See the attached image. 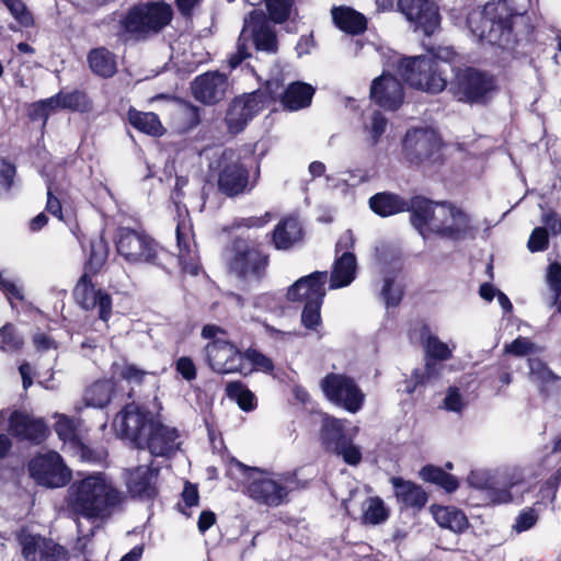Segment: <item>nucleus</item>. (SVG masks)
Returning <instances> with one entry per match:
<instances>
[{
    "label": "nucleus",
    "mask_w": 561,
    "mask_h": 561,
    "mask_svg": "<svg viewBox=\"0 0 561 561\" xmlns=\"http://www.w3.org/2000/svg\"><path fill=\"white\" fill-rule=\"evenodd\" d=\"M22 27L34 25V19L23 0H0Z\"/></svg>",
    "instance_id": "47"
},
{
    "label": "nucleus",
    "mask_w": 561,
    "mask_h": 561,
    "mask_svg": "<svg viewBox=\"0 0 561 561\" xmlns=\"http://www.w3.org/2000/svg\"><path fill=\"white\" fill-rule=\"evenodd\" d=\"M114 426L135 448L148 449L153 457H170L179 448V432L175 427L153 420L148 411L133 403L126 404L116 414Z\"/></svg>",
    "instance_id": "2"
},
{
    "label": "nucleus",
    "mask_w": 561,
    "mask_h": 561,
    "mask_svg": "<svg viewBox=\"0 0 561 561\" xmlns=\"http://www.w3.org/2000/svg\"><path fill=\"white\" fill-rule=\"evenodd\" d=\"M528 20V15L512 12L506 4L486 3L482 11L471 14L467 22L480 42L505 48L518 42L515 26L518 23L526 25Z\"/></svg>",
    "instance_id": "4"
},
{
    "label": "nucleus",
    "mask_w": 561,
    "mask_h": 561,
    "mask_svg": "<svg viewBox=\"0 0 561 561\" xmlns=\"http://www.w3.org/2000/svg\"><path fill=\"white\" fill-rule=\"evenodd\" d=\"M443 144L435 131L428 128L408 129L402 140V154L410 165L442 163Z\"/></svg>",
    "instance_id": "12"
},
{
    "label": "nucleus",
    "mask_w": 561,
    "mask_h": 561,
    "mask_svg": "<svg viewBox=\"0 0 561 561\" xmlns=\"http://www.w3.org/2000/svg\"><path fill=\"white\" fill-rule=\"evenodd\" d=\"M206 355L209 367L221 375L242 373L240 348L228 339H218L207 343Z\"/></svg>",
    "instance_id": "19"
},
{
    "label": "nucleus",
    "mask_w": 561,
    "mask_h": 561,
    "mask_svg": "<svg viewBox=\"0 0 561 561\" xmlns=\"http://www.w3.org/2000/svg\"><path fill=\"white\" fill-rule=\"evenodd\" d=\"M121 502V492L105 480L103 473L75 481L69 488L71 511L88 519L110 516Z\"/></svg>",
    "instance_id": "3"
},
{
    "label": "nucleus",
    "mask_w": 561,
    "mask_h": 561,
    "mask_svg": "<svg viewBox=\"0 0 561 561\" xmlns=\"http://www.w3.org/2000/svg\"><path fill=\"white\" fill-rule=\"evenodd\" d=\"M27 472L35 483L47 489L67 485L72 472L64 458L55 450L35 454L27 462Z\"/></svg>",
    "instance_id": "13"
},
{
    "label": "nucleus",
    "mask_w": 561,
    "mask_h": 561,
    "mask_svg": "<svg viewBox=\"0 0 561 561\" xmlns=\"http://www.w3.org/2000/svg\"><path fill=\"white\" fill-rule=\"evenodd\" d=\"M533 350V344L525 337L518 336L510 345L506 346V352L515 356H525Z\"/></svg>",
    "instance_id": "64"
},
{
    "label": "nucleus",
    "mask_w": 561,
    "mask_h": 561,
    "mask_svg": "<svg viewBox=\"0 0 561 561\" xmlns=\"http://www.w3.org/2000/svg\"><path fill=\"white\" fill-rule=\"evenodd\" d=\"M356 256L353 252H343L337 255L330 276V288L337 289L348 286L356 276Z\"/></svg>",
    "instance_id": "28"
},
{
    "label": "nucleus",
    "mask_w": 561,
    "mask_h": 561,
    "mask_svg": "<svg viewBox=\"0 0 561 561\" xmlns=\"http://www.w3.org/2000/svg\"><path fill=\"white\" fill-rule=\"evenodd\" d=\"M444 407L448 411L460 412L463 408L461 394L456 387L448 389L447 396L444 399Z\"/></svg>",
    "instance_id": "63"
},
{
    "label": "nucleus",
    "mask_w": 561,
    "mask_h": 561,
    "mask_svg": "<svg viewBox=\"0 0 561 561\" xmlns=\"http://www.w3.org/2000/svg\"><path fill=\"white\" fill-rule=\"evenodd\" d=\"M112 378L117 379L119 381L124 380L128 383L141 385L145 380L146 375L148 374L146 370L139 368L135 364L124 362L122 365L114 363L111 366Z\"/></svg>",
    "instance_id": "42"
},
{
    "label": "nucleus",
    "mask_w": 561,
    "mask_h": 561,
    "mask_svg": "<svg viewBox=\"0 0 561 561\" xmlns=\"http://www.w3.org/2000/svg\"><path fill=\"white\" fill-rule=\"evenodd\" d=\"M126 119L137 131L150 137L159 138L167 131L159 115L154 112H142L130 106L126 113Z\"/></svg>",
    "instance_id": "27"
},
{
    "label": "nucleus",
    "mask_w": 561,
    "mask_h": 561,
    "mask_svg": "<svg viewBox=\"0 0 561 561\" xmlns=\"http://www.w3.org/2000/svg\"><path fill=\"white\" fill-rule=\"evenodd\" d=\"M430 511L436 523L446 529L455 533H463L469 527V520L462 510L456 506H443L433 504Z\"/></svg>",
    "instance_id": "31"
},
{
    "label": "nucleus",
    "mask_w": 561,
    "mask_h": 561,
    "mask_svg": "<svg viewBox=\"0 0 561 561\" xmlns=\"http://www.w3.org/2000/svg\"><path fill=\"white\" fill-rule=\"evenodd\" d=\"M389 482L400 511L421 512L426 506L430 495L422 485L399 476L391 477Z\"/></svg>",
    "instance_id": "23"
},
{
    "label": "nucleus",
    "mask_w": 561,
    "mask_h": 561,
    "mask_svg": "<svg viewBox=\"0 0 561 561\" xmlns=\"http://www.w3.org/2000/svg\"><path fill=\"white\" fill-rule=\"evenodd\" d=\"M8 431L19 442L42 445L50 435L47 423L42 417H34L25 411L14 410L8 419Z\"/></svg>",
    "instance_id": "18"
},
{
    "label": "nucleus",
    "mask_w": 561,
    "mask_h": 561,
    "mask_svg": "<svg viewBox=\"0 0 561 561\" xmlns=\"http://www.w3.org/2000/svg\"><path fill=\"white\" fill-rule=\"evenodd\" d=\"M425 356L433 358L434 360L444 362L451 358L453 353L448 345L442 342L438 336L428 334L425 343Z\"/></svg>",
    "instance_id": "46"
},
{
    "label": "nucleus",
    "mask_w": 561,
    "mask_h": 561,
    "mask_svg": "<svg viewBox=\"0 0 561 561\" xmlns=\"http://www.w3.org/2000/svg\"><path fill=\"white\" fill-rule=\"evenodd\" d=\"M270 255L254 241L234 238L230 245L228 267L239 278L262 280L266 275Z\"/></svg>",
    "instance_id": "9"
},
{
    "label": "nucleus",
    "mask_w": 561,
    "mask_h": 561,
    "mask_svg": "<svg viewBox=\"0 0 561 561\" xmlns=\"http://www.w3.org/2000/svg\"><path fill=\"white\" fill-rule=\"evenodd\" d=\"M42 539L41 536L34 535H27L22 539V554L26 560L38 561Z\"/></svg>",
    "instance_id": "51"
},
{
    "label": "nucleus",
    "mask_w": 561,
    "mask_h": 561,
    "mask_svg": "<svg viewBox=\"0 0 561 561\" xmlns=\"http://www.w3.org/2000/svg\"><path fill=\"white\" fill-rule=\"evenodd\" d=\"M304 236L305 231L299 219L288 216L280 219L274 227L271 233L272 244L276 250L286 251L302 241Z\"/></svg>",
    "instance_id": "26"
},
{
    "label": "nucleus",
    "mask_w": 561,
    "mask_h": 561,
    "mask_svg": "<svg viewBox=\"0 0 561 561\" xmlns=\"http://www.w3.org/2000/svg\"><path fill=\"white\" fill-rule=\"evenodd\" d=\"M175 370L186 381H192L197 377L196 365L188 356H181L176 359Z\"/></svg>",
    "instance_id": "56"
},
{
    "label": "nucleus",
    "mask_w": 561,
    "mask_h": 561,
    "mask_svg": "<svg viewBox=\"0 0 561 561\" xmlns=\"http://www.w3.org/2000/svg\"><path fill=\"white\" fill-rule=\"evenodd\" d=\"M113 385L105 379L95 380L84 391L85 404L93 408H105L112 400Z\"/></svg>",
    "instance_id": "38"
},
{
    "label": "nucleus",
    "mask_w": 561,
    "mask_h": 561,
    "mask_svg": "<svg viewBox=\"0 0 561 561\" xmlns=\"http://www.w3.org/2000/svg\"><path fill=\"white\" fill-rule=\"evenodd\" d=\"M0 348L3 351H19L23 345V340L16 333V329L13 323L7 322L0 328Z\"/></svg>",
    "instance_id": "49"
},
{
    "label": "nucleus",
    "mask_w": 561,
    "mask_h": 561,
    "mask_svg": "<svg viewBox=\"0 0 561 561\" xmlns=\"http://www.w3.org/2000/svg\"><path fill=\"white\" fill-rule=\"evenodd\" d=\"M387 124V118L380 112L377 111L373 114L370 134L374 144H377L380 137L385 134Z\"/></svg>",
    "instance_id": "61"
},
{
    "label": "nucleus",
    "mask_w": 561,
    "mask_h": 561,
    "mask_svg": "<svg viewBox=\"0 0 561 561\" xmlns=\"http://www.w3.org/2000/svg\"><path fill=\"white\" fill-rule=\"evenodd\" d=\"M92 277L89 273H83L72 290V296L76 304L85 311L98 308L99 319L106 323L112 317V297L104 289H96Z\"/></svg>",
    "instance_id": "17"
},
{
    "label": "nucleus",
    "mask_w": 561,
    "mask_h": 561,
    "mask_svg": "<svg viewBox=\"0 0 561 561\" xmlns=\"http://www.w3.org/2000/svg\"><path fill=\"white\" fill-rule=\"evenodd\" d=\"M236 465L248 479L245 493L250 499L270 507L279 506L286 501L289 493L287 486L267 477L257 467H249L238 460Z\"/></svg>",
    "instance_id": "15"
},
{
    "label": "nucleus",
    "mask_w": 561,
    "mask_h": 561,
    "mask_svg": "<svg viewBox=\"0 0 561 561\" xmlns=\"http://www.w3.org/2000/svg\"><path fill=\"white\" fill-rule=\"evenodd\" d=\"M370 209L380 217H390L408 209V199L392 192H379L368 201Z\"/></svg>",
    "instance_id": "29"
},
{
    "label": "nucleus",
    "mask_w": 561,
    "mask_h": 561,
    "mask_svg": "<svg viewBox=\"0 0 561 561\" xmlns=\"http://www.w3.org/2000/svg\"><path fill=\"white\" fill-rule=\"evenodd\" d=\"M283 88L284 84L282 80H267L263 90L259 89L250 93V96H253L254 101L260 105V110H263L266 103L276 102L277 100L282 102Z\"/></svg>",
    "instance_id": "43"
},
{
    "label": "nucleus",
    "mask_w": 561,
    "mask_h": 561,
    "mask_svg": "<svg viewBox=\"0 0 561 561\" xmlns=\"http://www.w3.org/2000/svg\"><path fill=\"white\" fill-rule=\"evenodd\" d=\"M530 375L539 382L540 393L545 397L551 396L561 388V377L556 375L541 359L531 360Z\"/></svg>",
    "instance_id": "36"
},
{
    "label": "nucleus",
    "mask_w": 561,
    "mask_h": 561,
    "mask_svg": "<svg viewBox=\"0 0 561 561\" xmlns=\"http://www.w3.org/2000/svg\"><path fill=\"white\" fill-rule=\"evenodd\" d=\"M319 442L329 454L342 457L343 461L356 467L362 462L360 448L354 444L344 421L324 413L319 428Z\"/></svg>",
    "instance_id": "10"
},
{
    "label": "nucleus",
    "mask_w": 561,
    "mask_h": 561,
    "mask_svg": "<svg viewBox=\"0 0 561 561\" xmlns=\"http://www.w3.org/2000/svg\"><path fill=\"white\" fill-rule=\"evenodd\" d=\"M332 19L336 27L346 34L360 35L367 30L366 16L350 7L333 8Z\"/></svg>",
    "instance_id": "30"
},
{
    "label": "nucleus",
    "mask_w": 561,
    "mask_h": 561,
    "mask_svg": "<svg viewBox=\"0 0 561 561\" xmlns=\"http://www.w3.org/2000/svg\"><path fill=\"white\" fill-rule=\"evenodd\" d=\"M398 10L413 22L415 28L431 36L439 27L440 14L438 7L432 0H398Z\"/></svg>",
    "instance_id": "20"
},
{
    "label": "nucleus",
    "mask_w": 561,
    "mask_h": 561,
    "mask_svg": "<svg viewBox=\"0 0 561 561\" xmlns=\"http://www.w3.org/2000/svg\"><path fill=\"white\" fill-rule=\"evenodd\" d=\"M45 211L49 213L59 220L64 219L62 205L60 198L55 195L54 186L51 183L47 186V201L45 205Z\"/></svg>",
    "instance_id": "60"
},
{
    "label": "nucleus",
    "mask_w": 561,
    "mask_h": 561,
    "mask_svg": "<svg viewBox=\"0 0 561 561\" xmlns=\"http://www.w3.org/2000/svg\"><path fill=\"white\" fill-rule=\"evenodd\" d=\"M389 517L390 510L380 496H369L365 500L362 515L364 524L380 525L387 522Z\"/></svg>",
    "instance_id": "39"
},
{
    "label": "nucleus",
    "mask_w": 561,
    "mask_h": 561,
    "mask_svg": "<svg viewBox=\"0 0 561 561\" xmlns=\"http://www.w3.org/2000/svg\"><path fill=\"white\" fill-rule=\"evenodd\" d=\"M68 551L50 539H42L38 561H67Z\"/></svg>",
    "instance_id": "48"
},
{
    "label": "nucleus",
    "mask_w": 561,
    "mask_h": 561,
    "mask_svg": "<svg viewBox=\"0 0 561 561\" xmlns=\"http://www.w3.org/2000/svg\"><path fill=\"white\" fill-rule=\"evenodd\" d=\"M107 257L108 243L103 234L92 238L90 240L88 257L83 265V273H89L91 276L98 275L105 265Z\"/></svg>",
    "instance_id": "35"
},
{
    "label": "nucleus",
    "mask_w": 561,
    "mask_h": 561,
    "mask_svg": "<svg viewBox=\"0 0 561 561\" xmlns=\"http://www.w3.org/2000/svg\"><path fill=\"white\" fill-rule=\"evenodd\" d=\"M91 71L103 79H110L117 72L116 56L106 47L92 48L87 56Z\"/></svg>",
    "instance_id": "33"
},
{
    "label": "nucleus",
    "mask_w": 561,
    "mask_h": 561,
    "mask_svg": "<svg viewBox=\"0 0 561 561\" xmlns=\"http://www.w3.org/2000/svg\"><path fill=\"white\" fill-rule=\"evenodd\" d=\"M546 280L553 291L554 299L561 296V264L558 262H552L549 264L547 268Z\"/></svg>",
    "instance_id": "54"
},
{
    "label": "nucleus",
    "mask_w": 561,
    "mask_h": 561,
    "mask_svg": "<svg viewBox=\"0 0 561 561\" xmlns=\"http://www.w3.org/2000/svg\"><path fill=\"white\" fill-rule=\"evenodd\" d=\"M260 111V105L253 96H250V93L234 98L230 102L224 118L228 133L236 136L243 131Z\"/></svg>",
    "instance_id": "24"
},
{
    "label": "nucleus",
    "mask_w": 561,
    "mask_h": 561,
    "mask_svg": "<svg viewBox=\"0 0 561 561\" xmlns=\"http://www.w3.org/2000/svg\"><path fill=\"white\" fill-rule=\"evenodd\" d=\"M558 490H559V486L547 479L540 485V489L538 492L539 500L535 503V505H545V506H547L548 504L553 505L556 497H557Z\"/></svg>",
    "instance_id": "58"
},
{
    "label": "nucleus",
    "mask_w": 561,
    "mask_h": 561,
    "mask_svg": "<svg viewBox=\"0 0 561 561\" xmlns=\"http://www.w3.org/2000/svg\"><path fill=\"white\" fill-rule=\"evenodd\" d=\"M181 496L186 507L197 506L199 503V492L197 484L185 481Z\"/></svg>",
    "instance_id": "62"
},
{
    "label": "nucleus",
    "mask_w": 561,
    "mask_h": 561,
    "mask_svg": "<svg viewBox=\"0 0 561 561\" xmlns=\"http://www.w3.org/2000/svg\"><path fill=\"white\" fill-rule=\"evenodd\" d=\"M267 18L275 24L287 22L297 13L296 0H264Z\"/></svg>",
    "instance_id": "41"
},
{
    "label": "nucleus",
    "mask_w": 561,
    "mask_h": 561,
    "mask_svg": "<svg viewBox=\"0 0 561 561\" xmlns=\"http://www.w3.org/2000/svg\"><path fill=\"white\" fill-rule=\"evenodd\" d=\"M15 165L4 158H0V192H8L15 175Z\"/></svg>",
    "instance_id": "55"
},
{
    "label": "nucleus",
    "mask_w": 561,
    "mask_h": 561,
    "mask_svg": "<svg viewBox=\"0 0 561 561\" xmlns=\"http://www.w3.org/2000/svg\"><path fill=\"white\" fill-rule=\"evenodd\" d=\"M115 243L117 253L128 262L145 261L167 270L168 263L174 259L152 238L131 228H118Z\"/></svg>",
    "instance_id": "8"
},
{
    "label": "nucleus",
    "mask_w": 561,
    "mask_h": 561,
    "mask_svg": "<svg viewBox=\"0 0 561 561\" xmlns=\"http://www.w3.org/2000/svg\"><path fill=\"white\" fill-rule=\"evenodd\" d=\"M381 296L387 307H397L402 300V291L394 287V279L391 277L385 278Z\"/></svg>",
    "instance_id": "52"
},
{
    "label": "nucleus",
    "mask_w": 561,
    "mask_h": 561,
    "mask_svg": "<svg viewBox=\"0 0 561 561\" xmlns=\"http://www.w3.org/2000/svg\"><path fill=\"white\" fill-rule=\"evenodd\" d=\"M174 15L171 4L163 0L138 2L119 20L118 36L124 42H140L162 32Z\"/></svg>",
    "instance_id": "5"
},
{
    "label": "nucleus",
    "mask_w": 561,
    "mask_h": 561,
    "mask_svg": "<svg viewBox=\"0 0 561 561\" xmlns=\"http://www.w3.org/2000/svg\"><path fill=\"white\" fill-rule=\"evenodd\" d=\"M216 163V185L221 195L236 198L251 193L255 187L256 180H251L250 168L236 150L225 149Z\"/></svg>",
    "instance_id": "7"
},
{
    "label": "nucleus",
    "mask_w": 561,
    "mask_h": 561,
    "mask_svg": "<svg viewBox=\"0 0 561 561\" xmlns=\"http://www.w3.org/2000/svg\"><path fill=\"white\" fill-rule=\"evenodd\" d=\"M314 94V88L306 82H291L282 94V105L288 111H298L308 107Z\"/></svg>",
    "instance_id": "32"
},
{
    "label": "nucleus",
    "mask_w": 561,
    "mask_h": 561,
    "mask_svg": "<svg viewBox=\"0 0 561 561\" xmlns=\"http://www.w3.org/2000/svg\"><path fill=\"white\" fill-rule=\"evenodd\" d=\"M486 499L489 504L495 506L513 502V494L508 488H488Z\"/></svg>",
    "instance_id": "59"
},
{
    "label": "nucleus",
    "mask_w": 561,
    "mask_h": 561,
    "mask_svg": "<svg viewBox=\"0 0 561 561\" xmlns=\"http://www.w3.org/2000/svg\"><path fill=\"white\" fill-rule=\"evenodd\" d=\"M59 107L71 111H88L91 107V100L83 91L58 92Z\"/></svg>",
    "instance_id": "44"
},
{
    "label": "nucleus",
    "mask_w": 561,
    "mask_h": 561,
    "mask_svg": "<svg viewBox=\"0 0 561 561\" xmlns=\"http://www.w3.org/2000/svg\"><path fill=\"white\" fill-rule=\"evenodd\" d=\"M159 472L160 469L152 467V462L129 470L126 485L130 496L141 501H153L159 495Z\"/></svg>",
    "instance_id": "22"
},
{
    "label": "nucleus",
    "mask_w": 561,
    "mask_h": 561,
    "mask_svg": "<svg viewBox=\"0 0 561 561\" xmlns=\"http://www.w3.org/2000/svg\"><path fill=\"white\" fill-rule=\"evenodd\" d=\"M328 273L316 271L298 278L287 290L291 302H305L301 323L306 329L317 330L321 325V307L325 297Z\"/></svg>",
    "instance_id": "6"
},
{
    "label": "nucleus",
    "mask_w": 561,
    "mask_h": 561,
    "mask_svg": "<svg viewBox=\"0 0 561 561\" xmlns=\"http://www.w3.org/2000/svg\"><path fill=\"white\" fill-rule=\"evenodd\" d=\"M54 430L62 442H70L77 437L76 426L71 419L61 416L54 425Z\"/></svg>",
    "instance_id": "53"
},
{
    "label": "nucleus",
    "mask_w": 561,
    "mask_h": 561,
    "mask_svg": "<svg viewBox=\"0 0 561 561\" xmlns=\"http://www.w3.org/2000/svg\"><path fill=\"white\" fill-rule=\"evenodd\" d=\"M398 72L410 87L432 94L442 92L447 84L437 71V62L426 56L401 58Z\"/></svg>",
    "instance_id": "11"
},
{
    "label": "nucleus",
    "mask_w": 561,
    "mask_h": 561,
    "mask_svg": "<svg viewBox=\"0 0 561 561\" xmlns=\"http://www.w3.org/2000/svg\"><path fill=\"white\" fill-rule=\"evenodd\" d=\"M419 477L424 482L435 484L449 494L459 488V480L456 476L435 465L428 463L423 466L419 471Z\"/></svg>",
    "instance_id": "34"
},
{
    "label": "nucleus",
    "mask_w": 561,
    "mask_h": 561,
    "mask_svg": "<svg viewBox=\"0 0 561 561\" xmlns=\"http://www.w3.org/2000/svg\"><path fill=\"white\" fill-rule=\"evenodd\" d=\"M242 359H247L252 365V369L256 371L271 374L275 369V365L272 358L252 346L241 352V360Z\"/></svg>",
    "instance_id": "45"
},
{
    "label": "nucleus",
    "mask_w": 561,
    "mask_h": 561,
    "mask_svg": "<svg viewBox=\"0 0 561 561\" xmlns=\"http://www.w3.org/2000/svg\"><path fill=\"white\" fill-rule=\"evenodd\" d=\"M228 81L219 71H208L197 76L192 84L194 98L204 104H216L226 94Z\"/></svg>",
    "instance_id": "25"
},
{
    "label": "nucleus",
    "mask_w": 561,
    "mask_h": 561,
    "mask_svg": "<svg viewBox=\"0 0 561 561\" xmlns=\"http://www.w3.org/2000/svg\"><path fill=\"white\" fill-rule=\"evenodd\" d=\"M527 248L531 253L542 252L549 248V231L546 227H536L528 239Z\"/></svg>",
    "instance_id": "50"
},
{
    "label": "nucleus",
    "mask_w": 561,
    "mask_h": 561,
    "mask_svg": "<svg viewBox=\"0 0 561 561\" xmlns=\"http://www.w3.org/2000/svg\"><path fill=\"white\" fill-rule=\"evenodd\" d=\"M537 520H538V515H537L535 508L531 507V508L523 510L516 517L514 529L517 533L527 531L536 525Z\"/></svg>",
    "instance_id": "57"
},
{
    "label": "nucleus",
    "mask_w": 561,
    "mask_h": 561,
    "mask_svg": "<svg viewBox=\"0 0 561 561\" xmlns=\"http://www.w3.org/2000/svg\"><path fill=\"white\" fill-rule=\"evenodd\" d=\"M410 224L423 237L428 231L442 239L463 240L473 230L470 216L449 201L414 195L408 201Z\"/></svg>",
    "instance_id": "1"
},
{
    "label": "nucleus",
    "mask_w": 561,
    "mask_h": 561,
    "mask_svg": "<svg viewBox=\"0 0 561 561\" xmlns=\"http://www.w3.org/2000/svg\"><path fill=\"white\" fill-rule=\"evenodd\" d=\"M496 91V78L488 71L467 67L456 76L455 95L459 102L486 104Z\"/></svg>",
    "instance_id": "14"
},
{
    "label": "nucleus",
    "mask_w": 561,
    "mask_h": 561,
    "mask_svg": "<svg viewBox=\"0 0 561 561\" xmlns=\"http://www.w3.org/2000/svg\"><path fill=\"white\" fill-rule=\"evenodd\" d=\"M225 393L228 399L234 401L244 412H251L257 407L255 394L241 380L227 382Z\"/></svg>",
    "instance_id": "37"
},
{
    "label": "nucleus",
    "mask_w": 561,
    "mask_h": 561,
    "mask_svg": "<svg viewBox=\"0 0 561 561\" xmlns=\"http://www.w3.org/2000/svg\"><path fill=\"white\" fill-rule=\"evenodd\" d=\"M369 96L380 108L394 112L403 104V87L393 75L383 72L373 80Z\"/></svg>",
    "instance_id": "21"
},
{
    "label": "nucleus",
    "mask_w": 561,
    "mask_h": 561,
    "mask_svg": "<svg viewBox=\"0 0 561 561\" xmlns=\"http://www.w3.org/2000/svg\"><path fill=\"white\" fill-rule=\"evenodd\" d=\"M321 388L331 402L351 413H356L364 404V393L348 376L330 373L321 380Z\"/></svg>",
    "instance_id": "16"
},
{
    "label": "nucleus",
    "mask_w": 561,
    "mask_h": 561,
    "mask_svg": "<svg viewBox=\"0 0 561 561\" xmlns=\"http://www.w3.org/2000/svg\"><path fill=\"white\" fill-rule=\"evenodd\" d=\"M252 19L257 18L263 22V15L253 11ZM253 43L257 50L276 53L278 49L277 36L273 30L266 24L262 23L259 27L253 30Z\"/></svg>",
    "instance_id": "40"
}]
</instances>
